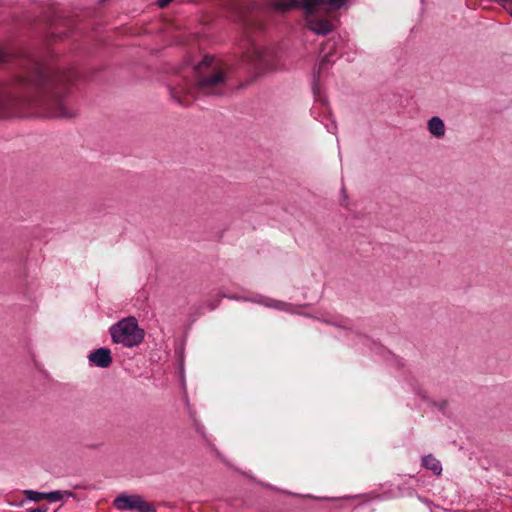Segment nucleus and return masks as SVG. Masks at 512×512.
Returning a JSON list of instances; mask_svg holds the SVG:
<instances>
[{
  "instance_id": "f257e3e1",
  "label": "nucleus",
  "mask_w": 512,
  "mask_h": 512,
  "mask_svg": "<svg viewBox=\"0 0 512 512\" xmlns=\"http://www.w3.org/2000/svg\"><path fill=\"white\" fill-rule=\"evenodd\" d=\"M13 62L18 72L0 81V117L25 116L28 111L42 117L72 118L76 112L64 102L76 74L52 69L30 54L14 55L0 47V64Z\"/></svg>"
},
{
  "instance_id": "39448f33",
  "label": "nucleus",
  "mask_w": 512,
  "mask_h": 512,
  "mask_svg": "<svg viewBox=\"0 0 512 512\" xmlns=\"http://www.w3.org/2000/svg\"><path fill=\"white\" fill-rule=\"evenodd\" d=\"M113 505L116 509L121 511H139V512H156V508L152 503H149L138 494L127 495L122 493L118 495Z\"/></svg>"
},
{
  "instance_id": "9b49d317",
  "label": "nucleus",
  "mask_w": 512,
  "mask_h": 512,
  "mask_svg": "<svg viewBox=\"0 0 512 512\" xmlns=\"http://www.w3.org/2000/svg\"><path fill=\"white\" fill-rule=\"evenodd\" d=\"M332 53H327L324 55V57L321 59L319 66H318V77L320 74L327 68V65L330 64Z\"/></svg>"
},
{
  "instance_id": "a211bd4d",
  "label": "nucleus",
  "mask_w": 512,
  "mask_h": 512,
  "mask_svg": "<svg viewBox=\"0 0 512 512\" xmlns=\"http://www.w3.org/2000/svg\"><path fill=\"white\" fill-rule=\"evenodd\" d=\"M510 15H511V17H512V10L510 11Z\"/></svg>"
},
{
  "instance_id": "6e6552de",
  "label": "nucleus",
  "mask_w": 512,
  "mask_h": 512,
  "mask_svg": "<svg viewBox=\"0 0 512 512\" xmlns=\"http://www.w3.org/2000/svg\"><path fill=\"white\" fill-rule=\"evenodd\" d=\"M422 466L435 475H440L442 472V466L439 460H437L432 454H428L422 457Z\"/></svg>"
},
{
  "instance_id": "9d476101",
  "label": "nucleus",
  "mask_w": 512,
  "mask_h": 512,
  "mask_svg": "<svg viewBox=\"0 0 512 512\" xmlns=\"http://www.w3.org/2000/svg\"><path fill=\"white\" fill-rule=\"evenodd\" d=\"M24 493H25L27 499L30 501L38 502V501L46 500V492L26 490V491H24Z\"/></svg>"
},
{
  "instance_id": "f03ea898",
  "label": "nucleus",
  "mask_w": 512,
  "mask_h": 512,
  "mask_svg": "<svg viewBox=\"0 0 512 512\" xmlns=\"http://www.w3.org/2000/svg\"><path fill=\"white\" fill-rule=\"evenodd\" d=\"M231 68L212 55H205L194 67V84L182 80L169 85L171 99L181 106H190L195 99V92L206 97H223L234 90L244 89L248 82H241L233 87Z\"/></svg>"
},
{
  "instance_id": "1a4fd4ad",
  "label": "nucleus",
  "mask_w": 512,
  "mask_h": 512,
  "mask_svg": "<svg viewBox=\"0 0 512 512\" xmlns=\"http://www.w3.org/2000/svg\"><path fill=\"white\" fill-rule=\"evenodd\" d=\"M429 132L436 136L441 137L445 134V125L441 118L434 116L428 121Z\"/></svg>"
},
{
  "instance_id": "7ed1b4c3",
  "label": "nucleus",
  "mask_w": 512,
  "mask_h": 512,
  "mask_svg": "<svg viewBox=\"0 0 512 512\" xmlns=\"http://www.w3.org/2000/svg\"><path fill=\"white\" fill-rule=\"evenodd\" d=\"M114 343L122 344L127 348L140 345L145 337L144 329L140 328L135 317L129 316L113 324L109 329Z\"/></svg>"
},
{
  "instance_id": "f8f14e48",
  "label": "nucleus",
  "mask_w": 512,
  "mask_h": 512,
  "mask_svg": "<svg viewBox=\"0 0 512 512\" xmlns=\"http://www.w3.org/2000/svg\"><path fill=\"white\" fill-rule=\"evenodd\" d=\"M64 494L61 491H51L46 493V500L56 502L63 499Z\"/></svg>"
},
{
  "instance_id": "423d86ee",
  "label": "nucleus",
  "mask_w": 512,
  "mask_h": 512,
  "mask_svg": "<svg viewBox=\"0 0 512 512\" xmlns=\"http://www.w3.org/2000/svg\"><path fill=\"white\" fill-rule=\"evenodd\" d=\"M307 25L309 30L317 35L325 36L333 30V24L329 19L314 18L313 15L307 16Z\"/></svg>"
},
{
  "instance_id": "4468645a",
  "label": "nucleus",
  "mask_w": 512,
  "mask_h": 512,
  "mask_svg": "<svg viewBox=\"0 0 512 512\" xmlns=\"http://www.w3.org/2000/svg\"><path fill=\"white\" fill-rule=\"evenodd\" d=\"M264 304L266 306L272 307V308H281L284 305L283 302H280V301H277V300H273V299L265 300Z\"/></svg>"
},
{
  "instance_id": "ddd939ff",
  "label": "nucleus",
  "mask_w": 512,
  "mask_h": 512,
  "mask_svg": "<svg viewBox=\"0 0 512 512\" xmlns=\"http://www.w3.org/2000/svg\"><path fill=\"white\" fill-rule=\"evenodd\" d=\"M225 297V294H220L218 296V298L216 299H213V300H207L205 302V306L209 309V310H215L218 306H219V303H220V300L221 298Z\"/></svg>"
},
{
  "instance_id": "0eeeda50",
  "label": "nucleus",
  "mask_w": 512,
  "mask_h": 512,
  "mask_svg": "<svg viewBox=\"0 0 512 512\" xmlns=\"http://www.w3.org/2000/svg\"><path fill=\"white\" fill-rule=\"evenodd\" d=\"M88 359L95 366L108 368L112 364L111 351L108 348H98L88 355Z\"/></svg>"
},
{
  "instance_id": "dca6fc26",
  "label": "nucleus",
  "mask_w": 512,
  "mask_h": 512,
  "mask_svg": "<svg viewBox=\"0 0 512 512\" xmlns=\"http://www.w3.org/2000/svg\"><path fill=\"white\" fill-rule=\"evenodd\" d=\"M244 25H246V26L251 25V24H250V20H248V19H244Z\"/></svg>"
},
{
  "instance_id": "20e7f679",
  "label": "nucleus",
  "mask_w": 512,
  "mask_h": 512,
  "mask_svg": "<svg viewBox=\"0 0 512 512\" xmlns=\"http://www.w3.org/2000/svg\"><path fill=\"white\" fill-rule=\"evenodd\" d=\"M346 0H280L274 7L280 12L302 9L306 16L314 15L318 6H329L333 10L340 9Z\"/></svg>"
},
{
  "instance_id": "2eb2a0df",
  "label": "nucleus",
  "mask_w": 512,
  "mask_h": 512,
  "mask_svg": "<svg viewBox=\"0 0 512 512\" xmlns=\"http://www.w3.org/2000/svg\"><path fill=\"white\" fill-rule=\"evenodd\" d=\"M173 0H158L157 4L160 8H165L168 6Z\"/></svg>"
},
{
  "instance_id": "f3484780",
  "label": "nucleus",
  "mask_w": 512,
  "mask_h": 512,
  "mask_svg": "<svg viewBox=\"0 0 512 512\" xmlns=\"http://www.w3.org/2000/svg\"><path fill=\"white\" fill-rule=\"evenodd\" d=\"M65 494H66L68 497L73 496V493H72V492H70V491H66V492H65Z\"/></svg>"
}]
</instances>
